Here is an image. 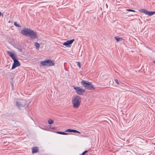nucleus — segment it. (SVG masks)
Returning a JSON list of instances; mask_svg holds the SVG:
<instances>
[{"label":"nucleus","mask_w":155,"mask_h":155,"mask_svg":"<svg viewBox=\"0 0 155 155\" xmlns=\"http://www.w3.org/2000/svg\"><path fill=\"white\" fill-rule=\"evenodd\" d=\"M12 87H13V84L12 83Z\"/></svg>","instance_id":"a878e982"},{"label":"nucleus","mask_w":155,"mask_h":155,"mask_svg":"<svg viewBox=\"0 0 155 155\" xmlns=\"http://www.w3.org/2000/svg\"><path fill=\"white\" fill-rule=\"evenodd\" d=\"M77 63L78 66L80 68H81V65L80 62H77Z\"/></svg>","instance_id":"aec40b11"},{"label":"nucleus","mask_w":155,"mask_h":155,"mask_svg":"<svg viewBox=\"0 0 155 155\" xmlns=\"http://www.w3.org/2000/svg\"><path fill=\"white\" fill-rule=\"evenodd\" d=\"M14 63L13 64L12 66V69L13 70L16 67L19 66L20 65V64L19 62V61L15 59V60H13Z\"/></svg>","instance_id":"9d476101"},{"label":"nucleus","mask_w":155,"mask_h":155,"mask_svg":"<svg viewBox=\"0 0 155 155\" xmlns=\"http://www.w3.org/2000/svg\"><path fill=\"white\" fill-rule=\"evenodd\" d=\"M7 53L13 60L16 59V54L14 52L10 51H7Z\"/></svg>","instance_id":"9b49d317"},{"label":"nucleus","mask_w":155,"mask_h":155,"mask_svg":"<svg viewBox=\"0 0 155 155\" xmlns=\"http://www.w3.org/2000/svg\"><path fill=\"white\" fill-rule=\"evenodd\" d=\"M15 104L17 107L19 109L25 108L28 106V104L27 103L26 101L22 99H17Z\"/></svg>","instance_id":"f03ea898"},{"label":"nucleus","mask_w":155,"mask_h":155,"mask_svg":"<svg viewBox=\"0 0 155 155\" xmlns=\"http://www.w3.org/2000/svg\"><path fill=\"white\" fill-rule=\"evenodd\" d=\"M140 12L143 13L146 15H148L150 16L153 15L155 13V12H149L145 9H142L140 10Z\"/></svg>","instance_id":"6e6552de"},{"label":"nucleus","mask_w":155,"mask_h":155,"mask_svg":"<svg viewBox=\"0 0 155 155\" xmlns=\"http://www.w3.org/2000/svg\"><path fill=\"white\" fill-rule=\"evenodd\" d=\"M18 50L19 51H20V52H21L22 51V49L21 48H17Z\"/></svg>","instance_id":"5701e85b"},{"label":"nucleus","mask_w":155,"mask_h":155,"mask_svg":"<svg viewBox=\"0 0 155 155\" xmlns=\"http://www.w3.org/2000/svg\"><path fill=\"white\" fill-rule=\"evenodd\" d=\"M51 128L52 130H55V127H51Z\"/></svg>","instance_id":"393cba45"},{"label":"nucleus","mask_w":155,"mask_h":155,"mask_svg":"<svg viewBox=\"0 0 155 155\" xmlns=\"http://www.w3.org/2000/svg\"><path fill=\"white\" fill-rule=\"evenodd\" d=\"M2 15V16H3V15L2 14V13L0 12V17Z\"/></svg>","instance_id":"b1692460"},{"label":"nucleus","mask_w":155,"mask_h":155,"mask_svg":"<svg viewBox=\"0 0 155 155\" xmlns=\"http://www.w3.org/2000/svg\"><path fill=\"white\" fill-rule=\"evenodd\" d=\"M87 152V150H85L84 152H83L81 154V155H84Z\"/></svg>","instance_id":"4be33fe9"},{"label":"nucleus","mask_w":155,"mask_h":155,"mask_svg":"<svg viewBox=\"0 0 155 155\" xmlns=\"http://www.w3.org/2000/svg\"><path fill=\"white\" fill-rule=\"evenodd\" d=\"M65 132H74V133H81V132L77 131L73 129H68L67 130H66Z\"/></svg>","instance_id":"f8f14e48"},{"label":"nucleus","mask_w":155,"mask_h":155,"mask_svg":"<svg viewBox=\"0 0 155 155\" xmlns=\"http://www.w3.org/2000/svg\"><path fill=\"white\" fill-rule=\"evenodd\" d=\"M114 81H115L117 83V84H119V82L117 79H114Z\"/></svg>","instance_id":"412c9836"},{"label":"nucleus","mask_w":155,"mask_h":155,"mask_svg":"<svg viewBox=\"0 0 155 155\" xmlns=\"http://www.w3.org/2000/svg\"><path fill=\"white\" fill-rule=\"evenodd\" d=\"M41 65L48 67L54 66V62L51 59H47L41 61L40 62Z\"/></svg>","instance_id":"20e7f679"},{"label":"nucleus","mask_w":155,"mask_h":155,"mask_svg":"<svg viewBox=\"0 0 155 155\" xmlns=\"http://www.w3.org/2000/svg\"><path fill=\"white\" fill-rule=\"evenodd\" d=\"M42 129L43 130H45V129H43V128H42Z\"/></svg>","instance_id":"cd10ccee"},{"label":"nucleus","mask_w":155,"mask_h":155,"mask_svg":"<svg viewBox=\"0 0 155 155\" xmlns=\"http://www.w3.org/2000/svg\"><path fill=\"white\" fill-rule=\"evenodd\" d=\"M81 101V97L78 95L73 96L72 98L73 107L75 109L78 108L80 105Z\"/></svg>","instance_id":"f257e3e1"},{"label":"nucleus","mask_w":155,"mask_h":155,"mask_svg":"<svg viewBox=\"0 0 155 155\" xmlns=\"http://www.w3.org/2000/svg\"><path fill=\"white\" fill-rule=\"evenodd\" d=\"M14 25L18 27H20L21 26L19 25L16 22H15L14 23Z\"/></svg>","instance_id":"a211bd4d"},{"label":"nucleus","mask_w":155,"mask_h":155,"mask_svg":"<svg viewBox=\"0 0 155 155\" xmlns=\"http://www.w3.org/2000/svg\"><path fill=\"white\" fill-rule=\"evenodd\" d=\"M115 39L117 41H121L122 39V38H118L117 37H115Z\"/></svg>","instance_id":"dca6fc26"},{"label":"nucleus","mask_w":155,"mask_h":155,"mask_svg":"<svg viewBox=\"0 0 155 155\" xmlns=\"http://www.w3.org/2000/svg\"><path fill=\"white\" fill-rule=\"evenodd\" d=\"M81 84L86 88L90 90H94L95 88L91 82L86 81H82Z\"/></svg>","instance_id":"7ed1b4c3"},{"label":"nucleus","mask_w":155,"mask_h":155,"mask_svg":"<svg viewBox=\"0 0 155 155\" xmlns=\"http://www.w3.org/2000/svg\"><path fill=\"white\" fill-rule=\"evenodd\" d=\"M34 45L36 47V48L37 49H38L40 47V45L39 44L38 42H35L34 43Z\"/></svg>","instance_id":"4468645a"},{"label":"nucleus","mask_w":155,"mask_h":155,"mask_svg":"<svg viewBox=\"0 0 155 155\" xmlns=\"http://www.w3.org/2000/svg\"><path fill=\"white\" fill-rule=\"evenodd\" d=\"M32 152L33 153H36L38 151V148L37 147H34L32 148Z\"/></svg>","instance_id":"ddd939ff"},{"label":"nucleus","mask_w":155,"mask_h":155,"mask_svg":"<svg viewBox=\"0 0 155 155\" xmlns=\"http://www.w3.org/2000/svg\"><path fill=\"white\" fill-rule=\"evenodd\" d=\"M31 30L29 28H24L21 30V32L23 35L28 36Z\"/></svg>","instance_id":"0eeeda50"},{"label":"nucleus","mask_w":155,"mask_h":155,"mask_svg":"<svg viewBox=\"0 0 155 155\" xmlns=\"http://www.w3.org/2000/svg\"><path fill=\"white\" fill-rule=\"evenodd\" d=\"M77 94L79 95H82L85 92V90L82 87H79L73 86Z\"/></svg>","instance_id":"39448f33"},{"label":"nucleus","mask_w":155,"mask_h":155,"mask_svg":"<svg viewBox=\"0 0 155 155\" xmlns=\"http://www.w3.org/2000/svg\"><path fill=\"white\" fill-rule=\"evenodd\" d=\"M74 41V39L68 40L65 42H64L63 43V45L67 47H71V45Z\"/></svg>","instance_id":"1a4fd4ad"},{"label":"nucleus","mask_w":155,"mask_h":155,"mask_svg":"<svg viewBox=\"0 0 155 155\" xmlns=\"http://www.w3.org/2000/svg\"><path fill=\"white\" fill-rule=\"evenodd\" d=\"M126 11H130V12H135V10H132V9H127L126 10Z\"/></svg>","instance_id":"6ab92c4d"},{"label":"nucleus","mask_w":155,"mask_h":155,"mask_svg":"<svg viewBox=\"0 0 155 155\" xmlns=\"http://www.w3.org/2000/svg\"><path fill=\"white\" fill-rule=\"evenodd\" d=\"M130 15H134V14H130Z\"/></svg>","instance_id":"bb28decb"},{"label":"nucleus","mask_w":155,"mask_h":155,"mask_svg":"<svg viewBox=\"0 0 155 155\" xmlns=\"http://www.w3.org/2000/svg\"><path fill=\"white\" fill-rule=\"evenodd\" d=\"M28 36L31 39H35L37 37L38 35L36 32L31 29Z\"/></svg>","instance_id":"423d86ee"},{"label":"nucleus","mask_w":155,"mask_h":155,"mask_svg":"<svg viewBox=\"0 0 155 155\" xmlns=\"http://www.w3.org/2000/svg\"><path fill=\"white\" fill-rule=\"evenodd\" d=\"M54 121L51 119H49L48 120V123L49 124H51L53 123Z\"/></svg>","instance_id":"f3484780"},{"label":"nucleus","mask_w":155,"mask_h":155,"mask_svg":"<svg viewBox=\"0 0 155 155\" xmlns=\"http://www.w3.org/2000/svg\"><path fill=\"white\" fill-rule=\"evenodd\" d=\"M56 133L58 134H63V135H67L68 134V133H65L64 132H62L61 131H57Z\"/></svg>","instance_id":"2eb2a0df"}]
</instances>
